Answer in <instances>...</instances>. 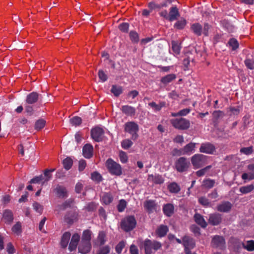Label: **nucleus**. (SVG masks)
<instances>
[{
    "mask_svg": "<svg viewBox=\"0 0 254 254\" xmlns=\"http://www.w3.org/2000/svg\"><path fill=\"white\" fill-rule=\"evenodd\" d=\"M106 166L111 174L116 176L122 174V170L121 165L112 159H108L106 161Z\"/></svg>",
    "mask_w": 254,
    "mask_h": 254,
    "instance_id": "nucleus-1",
    "label": "nucleus"
},
{
    "mask_svg": "<svg viewBox=\"0 0 254 254\" xmlns=\"http://www.w3.org/2000/svg\"><path fill=\"white\" fill-rule=\"evenodd\" d=\"M136 222L134 216H129L125 218L121 222V228L127 232L132 230L136 226Z\"/></svg>",
    "mask_w": 254,
    "mask_h": 254,
    "instance_id": "nucleus-2",
    "label": "nucleus"
},
{
    "mask_svg": "<svg viewBox=\"0 0 254 254\" xmlns=\"http://www.w3.org/2000/svg\"><path fill=\"white\" fill-rule=\"evenodd\" d=\"M145 254H151L153 251H156L161 247L160 243L150 240H146L144 242Z\"/></svg>",
    "mask_w": 254,
    "mask_h": 254,
    "instance_id": "nucleus-3",
    "label": "nucleus"
},
{
    "mask_svg": "<svg viewBox=\"0 0 254 254\" xmlns=\"http://www.w3.org/2000/svg\"><path fill=\"white\" fill-rule=\"evenodd\" d=\"M170 122L175 128L178 129H187L190 126V121L184 118L172 119Z\"/></svg>",
    "mask_w": 254,
    "mask_h": 254,
    "instance_id": "nucleus-4",
    "label": "nucleus"
},
{
    "mask_svg": "<svg viewBox=\"0 0 254 254\" xmlns=\"http://www.w3.org/2000/svg\"><path fill=\"white\" fill-rule=\"evenodd\" d=\"M207 157L200 154H196L192 156L191 163L194 169H198L206 163Z\"/></svg>",
    "mask_w": 254,
    "mask_h": 254,
    "instance_id": "nucleus-5",
    "label": "nucleus"
},
{
    "mask_svg": "<svg viewBox=\"0 0 254 254\" xmlns=\"http://www.w3.org/2000/svg\"><path fill=\"white\" fill-rule=\"evenodd\" d=\"M138 130V125L133 122H127L125 125V131L128 132L132 135V139H136L138 135L137 132Z\"/></svg>",
    "mask_w": 254,
    "mask_h": 254,
    "instance_id": "nucleus-6",
    "label": "nucleus"
},
{
    "mask_svg": "<svg viewBox=\"0 0 254 254\" xmlns=\"http://www.w3.org/2000/svg\"><path fill=\"white\" fill-rule=\"evenodd\" d=\"M190 165V162L185 157H181L176 163V168L178 172H183L186 171Z\"/></svg>",
    "mask_w": 254,
    "mask_h": 254,
    "instance_id": "nucleus-7",
    "label": "nucleus"
},
{
    "mask_svg": "<svg viewBox=\"0 0 254 254\" xmlns=\"http://www.w3.org/2000/svg\"><path fill=\"white\" fill-rule=\"evenodd\" d=\"M104 133V130L100 127H95L91 131V135L95 141H102Z\"/></svg>",
    "mask_w": 254,
    "mask_h": 254,
    "instance_id": "nucleus-8",
    "label": "nucleus"
},
{
    "mask_svg": "<svg viewBox=\"0 0 254 254\" xmlns=\"http://www.w3.org/2000/svg\"><path fill=\"white\" fill-rule=\"evenodd\" d=\"M195 143L190 142L187 144L183 148L177 150V154L179 155H190L194 152Z\"/></svg>",
    "mask_w": 254,
    "mask_h": 254,
    "instance_id": "nucleus-9",
    "label": "nucleus"
},
{
    "mask_svg": "<svg viewBox=\"0 0 254 254\" xmlns=\"http://www.w3.org/2000/svg\"><path fill=\"white\" fill-rule=\"evenodd\" d=\"M225 242L223 237L215 236L212 240V245L213 247L223 249L225 247Z\"/></svg>",
    "mask_w": 254,
    "mask_h": 254,
    "instance_id": "nucleus-10",
    "label": "nucleus"
},
{
    "mask_svg": "<svg viewBox=\"0 0 254 254\" xmlns=\"http://www.w3.org/2000/svg\"><path fill=\"white\" fill-rule=\"evenodd\" d=\"M80 235L77 233L73 235L69 244L68 249L70 251H72L76 249L77 246L80 240Z\"/></svg>",
    "mask_w": 254,
    "mask_h": 254,
    "instance_id": "nucleus-11",
    "label": "nucleus"
},
{
    "mask_svg": "<svg viewBox=\"0 0 254 254\" xmlns=\"http://www.w3.org/2000/svg\"><path fill=\"white\" fill-rule=\"evenodd\" d=\"M183 244L185 249H193L195 247V242L194 240L188 236H186L183 238Z\"/></svg>",
    "mask_w": 254,
    "mask_h": 254,
    "instance_id": "nucleus-12",
    "label": "nucleus"
},
{
    "mask_svg": "<svg viewBox=\"0 0 254 254\" xmlns=\"http://www.w3.org/2000/svg\"><path fill=\"white\" fill-rule=\"evenodd\" d=\"M214 149L215 148L213 145L209 143H206L201 144L199 150L202 153L212 154L214 151Z\"/></svg>",
    "mask_w": 254,
    "mask_h": 254,
    "instance_id": "nucleus-13",
    "label": "nucleus"
},
{
    "mask_svg": "<svg viewBox=\"0 0 254 254\" xmlns=\"http://www.w3.org/2000/svg\"><path fill=\"white\" fill-rule=\"evenodd\" d=\"M93 147L89 144H85L82 149L83 155L86 158H90L93 155Z\"/></svg>",
    "mask_w": 254,
    "mask_h": 254,
    "instance_id": "nucleus-14",
    "label": "nucleus"
},
{
    "mask_svg": "<svg viewBox=\"0 0 254 254\" xmlns=\"http://www.w3.org/2000/svg\"><path fill=\"white\" fill-rule=\"evenodd\" d=\"M13 220V216L11 211L6 209L3 213L2 220L6 223L10 224Z\"/></svg>",
    "mask_w": 254,
    "mask_h": 254,
    "instance_id": "nucleus-15",
    "label": "nucleus"
},
{
    "mask_svg": "<svg viewBox=\"0 0 254 254\" xmlns=\"http://www.w3.org/2000/svg\"><path fill=\"white\" fill-rule=\"evenodd\" d=\"M121 110L123 113L128 116H134L135 114V109L130 106L124 105L121 108Z\"/></svg>",
    "mask_w": 254,
    "mask_h": 254,
    "instance_id": "nucleus-16",
    "label": "nucleus"
},
{
    "mask_svg": "<svg viewBox=\"0 0 254 254\" xmlns=\"http://www.w3.org/2000/svg\"><path fill=\"white\" fill-rule=\"evenodd\" d=\"M180 16L178 9L176 6L171 7L169 14V20L170 21H174Z\"/></svg>",
    "mask_w": 254,
    "mask_h": 254,
    "instance_id": "nucleus-17",
    "label": "nucleus"
},
{
    "mask_svg": "<svg viewBox=\"0 0 254 254\" xmlns=\"http://www.w3.org/2000/svg\"><path fill=\"white\" fill-rule=\"evenodd\" d=\"M91 248V243L80 242L78 247V251L79 253L85 254L90 251Z\"/></svg>",
    "mask_w": 254,
    "mask_h": 254,
    "instance_id": "nucleus-18",
    "label": "nucleus"
},
{
    "mask_svg": "<svg viewBox=\"0 0 254 254\" xmlns=\"http://www.w3.org/2000/svg\"><path fill=\"white\" fill-rule=\"evenodd\" d=\"M221 221V217L219 214H211L209 216V223L213 225H217Z\"/></svg>",
    "mask_w": 254,
    "mask_h": 254,
    "instance_id": "nucleus-19",
    "label": "nucleus"
},
{
    "mask_svg": "<svg viewBox=\"0 0 254 254\" xmlns=\"http://www.w3.org/2000/svg\"><path fill=\"white\" fill-rule=\"evenodd\" d=\"M71 234L68 232H66L63 235L61 241V245L62 248H65L67 246Z\"/></svg>",
    "mask_w": 254,
    "mask_h": 254,
    "instance_id": "nucleus-20",
    "label": "nucleus"
},
{
    "mask_svg": "<svg viewBox=\"0 0 254 254\" xmlns=\"http://www.w3.org/2000/svg\"><path fill=\"white\" fill-rule=\"evenodd\" d=\"M77 218V214L75 211L69 212L64 217L65 221L68 224L72 223Z\"/></svg>",
    "mask_w": 254,
    "mask_h": 254,
    "instance_id": "nucleus-21",
    "label": "nucleus"
},
{
    "mask_svg": "<svg viewBox=\"0 0 254 254\" xmlns=\"http://www.w3.org/2000/svg\"><path fill=\"white\" fill-rule=\"evenodd\" d=\"M148 181L152 182L153 183L157 184H161L164 182L163 178L159 175H149L148 177Z\"/></svg>",
    "mask_w": 254,
    "mask_h": 254,
    "instance_id": "nucleus-22",
    "label": "nucleus"
},
{
    "mask_svg": "<svg viewBox=\"0 0 254 254\" xmlns=\"http://www.w3.org/2000/svg\"><path fill=\"white\" fill-rule=\"evenodd\" d=\"M174 207L171 203H167L163 206V211L167 216H171L174 213Z\"/></svg>",
    "mask_w": 254,
    "mask_h": 254,
    "instance_id": "nucleus-23",
    "label": "nucleus"
},
{
    "mask_svg": "<svg viewBox=\"0 0 254 254\" xmlns=\"http://www.w3.org/2000/svg\"><path fill=\"white\" fill-rule=\"evenodd\" d=\"M231 207V203L229 202L226 201L218 205L217 209L219 211L226 212L229 211Z\"/></svg>",
    "mask_w": 254,
    "mask_h": 254,
    "instance_id": "nucleus-24",
    "label": "nucleus"
},
{
    "mask_svg": "<svg viewBox=\"0 0 254 254\" xmlns=\"http://www.w3.org/2000/svg\"><path fill=\"white\" fill-rule=\"evenodd\" d=\"M38 99V94L36 92H32L27 95L26 101L28 104H32L36 103Z\"/></svg>",
    "mask_w": 254,
    "mask_h": 254,
    "instance_id": "nucleus-25",
    "label": "nucleus"
},
{
    "mask_svg": "<svg viewBox=\"0 0 254 254\" xmlns=\"http://www.w3.org/2000/svg\"><path fill=\"white\" fill-rule=\"evenodd\" d=\"M72 203V201L71 200H68L65 201L62 204L57 206L56 209H55V211H57L59 213L60 211L64 210L68 207H70Z\"/></svg>",
    "mask_w": 254,
    "mask_h": 254,
    "instance_id": "nucleus-26",
    "label": "nucleus"
},
{
    "mask_svg": "<svg viewBox=\"0 0 254 254\" xmlns=\"http://www.w3.org/2000/svg\"><path fill=\"white\" fill-rule=\"evenodd\" d=\"M195 222L199 225L202 228H205L207 226V223L203 217L199 214H195L194 216Z\"/></svg>",
    "mask_w": 254,
    "mask_h": 254,
    "instance_id": "nucleus-27",
    "label": "nucleus"
},
{
    "mask_svg": "<svg viewBox=\"0 0 254 254\" xmlns=\"http://www.w3.org/2000/svg\"><path fill=\"white\" fill-rule=\"evenodd\" d=\"M176 78V75L172 73L168 74L161 79V82L163 84H168Z\"/></svg>",
    "mask_w": 254,
    "mask_h": 254,
    "instance_id": "nucleus-28",
    "label": "nucleus"
},
{
    "mask_svg": "<svg viewBox=\"0 0 254 254\" xmlns=\"http://www.w3.org/2000/svg\"><path fill=\"white\" fill-rule=\"evenodd\" d=\"M168 231V227L166 226L162 225L158 227L156 231V233L159 237H163L166 235Z\"/></svg>",
    "mask_w": 254,
    "mask_h": 254,
    "instance_id": "nucleus-29",
    "label": "nucleus"
},
{
    "mask_svg": "<svg viewBox=\"0 0 254 254\" xmlns=\"http://www.w3.org/2000/svg\"><path fill=\"white\" fill-rule=\"evenodd\" d=\"M113 196L111 193H104L102 196V202L105 204H109L112 202Z\"/></svg>",
    "mask_w": 254,
    "mask_h": 254,
    "instance_id": "nucleus-30",
    "label": "nucleus"
},
{
    "mask_svg": "<svg viewBox=\"0 0 254 254\" xmlns=\"http://www.w3.org/2000/svg\"><path fill=\"white\" fill-rule=\"evenodd\" d=\"M91 233H92L90 230H87L84 231L83 232L81 242L90 243Z\"/></svg>",
    "mask_w": 254,
    "mask_h": 254,
    "instance_id": "nucleus-31",
    "label": "nucleus"
},
{
    "mask_svg": "<svg viewBox=\"0 0 254 254\" xmlns=\"http://www.w3.org/2000/svg\"><path fill=\"white\" fill-rule=\"evenodd\" d=\"M191 29L193 32L197 36H200L202 34V26L198 23L192 24Z\"/></svg>",
    "mask_w": 254,
    "mask_h": 254,
    "instance_id": "nucleus-32",
    "label": "nucleus"
},
{
    "mask_svg": "<svg viewBox=\"0 0 254 254\" xmlns=\"http://www.w3.org/2000/svg\"><path fill=\"white\" fill-rule=\"evenodd\" d=\"M145 208L149 212H152L155 207V201L152 200H146L144 204Z\"/></svg>",
    "mask_w": 254,
    "mask_h": 254,
    "instance_id": "nucleus-33",
    "label": "nucleus"
},
{
    "mask_svg": "<svg viewBox=\"0 0 254 254\" xmlns=\"http://www.w3.org/2000/svg\"><path fill=\"white\" fill-rule=\"evenodd\" d=\"M166 103L164 102H160L158 104H157L154 102H152L148 104V105L150 106L155 111H160L162 107H164Z\"/></svg>",
    "mask_w": 254,
    "mask_h": 254,
    "instance_id": "nucleus-34",
    "label": "nucleus"
},
{
    "mask_svg": "<svg viewBox=\"0 0 254 254\" xmlns=\"http://www.w3.org/2000/svg\"><path fill=\"white\" fill-rule=\"evenodd\" d=\"M12 233L15 235L19 236L21 234L22 230H21V225L20 222H17L12 228L11 229Z\"/></svg>",
    "mask_w": 254,
    "mask_h": 254,
    "instance_id": "nucleus-35",
    "label": "nucleus"
},
{
    "mask_svg": "<svg viewBox=\"0 0 254 254\" xmlns=\"http://www.w3.org/2000/svg\"><path fill=\"white\" fill-rule=\"evenodd\" d=\"M254 190L253 185H249L246 186L241 187L240 188V191L242 193H248Z\"/></svg>",
    "mask_w": 254,
    "mask_h": 254,
    "instance_id": "nucleus-36",
    "label": "nucleus"
},
{
    "mask_svg": "<svg viewBox=\"0 0 254 254\" xmlns=\"http://www.w3.org/2000/svg\"><path fill=\"white\" fill-rule=\"evenodd\" d=\"M106 241V238L105 233L103 231L100 232L97 237V243L100 245H102L104 244Z\"/></svg>",
    "mask_w": 254,
    "mask_h": 254,
    "instance_id": "nucleus-37",
    "label": "nucleus"
},
{
    "mask_svg": "<svg viewBox=\"0 0 254 254\" xmlns=\"http://www.w3.org/2000/svg\"><path fill=\"white\" fill-rule=\"evenodd\" d=\"M172 50L174 55H178L180 54L181 50L180 45L175 41H173L172 42Z\"/></svg>",
    "mask_w": 254,
    "mask_h": 254,
    "instance_id": "nucleus-38",
    "label": "nucleus"
},
{
    "mask_svg": "<svg viewBox=\"0 0 254 254\" xmlns=\"http://www.w3.org/2000/svg\"><path fill=\"white\" fill-rule=\"evenodd\" d=\"M63 164L64 168L66 170H68L71 167L73 164V161L71 158L67 157L63 160Z\"/></svg>",
    "mask_w": 254,
    "mask_h": 254,
    "instance_id": "nucleus-39",
    "label": "nucleus"
},
{
    "mask_svg": "<svg viewBox=\"0 0 254 254\" xmlns=\"http://www.w3.org/2000/svg\"><path fill=\"white\" fill-rule=\"evenodd\" d=\"M168 189L171 192L177 193L180 191V188L176 183H172L168 186Z\"/></svg>",
    "mask_w": 254,
    "mask_h": 254,
    "instance_id": "nucleus-40",
    "label": "nucleus"
},
{
    "mask_svg": "<svg viewBox=\"0 0 254 254\" xmlns=\"http://www.w3.org/2000/svg\"><path fill=\"white\" fill-rule=\"evenodd\" d=\"M215 182V181L211 179H206L203 182V186L205 188L210 189L213 187Z\"/></svg>",
    "mask_w": 254,
    "mask_h": 254,
    "instance_id": "nucleus-41",
    "label": "nucleus"
},
{
    "mask_svg": "<svg viewBox=\"0 0 254 254\" xmlns=\"http://www.w3.org/2000/svg\"><path fill=\"white\" fill-rule=\"evenodd\" d=\"M186 25V20L184 18H181L174 24V27L178 29H183Z\"/></svg>",
    "mask_w": 254,
    "mask_h": 254,
    "instance_id": "nucleus-42",
    "label": "nucleus"
},
{
    "mask_svg": "<svg viewBox=\"0 0 254 254\" xmlns=\"http://www.w3.org/2000/svg\"><path fill=\"white\" fill-rule=\"evenodd\" d=\"M54 171H55V169L45 170V171L44 172V175L43 176V177H44L43 181H44L43 182V184H44L45 182H48V181H49L51 179V178L52 177V175L51 173Z\"/></svg>",
    "mask_w": 254,
    "mask_h": 254,
    "instance_id": "nucleus-43",
    "label": "nucleus"
},
{
    "mask_svg": "<svg viewBox=\"0 0 254 254\" xmlns=\"http://www.w3.org/2000/svg\"><path fill=\"white\" fill-rule=\"evenodd\" d=\"M57 192L59 197H64L66 196V191L65 188L62 186H58L56 188Z\"/></svg>",
    "mask_w": 254,
    "mask_h": 254,
    "instance_id": "nucleus-44",
    "label": "nucleus"
},
{
    "mask_svg": "<svg viewBox=\"0 0 254 254\" xmlns=\"http://www.w3.org/2000/svg\"><path fill=\"white\" fill-rule=\"evenodd\" d=\"M33 207L34 210L41 214L43 211V206L37 202H35L33 203Z\"/></svg>",
    "mask_w": 254,
    "mask_h": 254,
    "instance_id": "nucleus-45",
    "label": "nucleus"
},
{
    "mask_svg": "<svg viewBox=\"0 0 254 254\" xmlns=\"http://www.w3.org/2000/svg\"><path fill=\"white\" fill-rule=\"evenodd\" d=\"M46 124V121L43 119L38 120L35 125V128L37 130H40L43 128Z\"/></svg>",
    "mask_w": 254,
    "mask_h": 254,
    "instance_id": "nucleus-46",
    "label": "nucleus"
},
{
    "mask_svg": "<svg viewBox=\"0 0 254 254\" xmlns=\"http://www.w3.org/2000/svg\"><path fill=\"white\" fill-rule=\"evenodd\" d=\"M111 92L116 96H119L122 92L121 87L113 85L111 89Z\"/></svg>",
    "mask_w": 254,
    "mask_h": 254,
    "instance_id": "nucleus-47",
    "label": "nucleus"
},
{
    "mask_svg": "<svg viewBox=\"0 0 254 254\" xmlns=\"http://www.w3.org/2000/svg\"><path fill=\"white\" fill-rule=\"evenodd\" d=\"M244 248L249 251H254V241H248L244 245Z\"/></svg>",
    "mask_w": 254,
    "mask_h": 254,
    "instance_id": "nucleus-48",
    "label": "nucleus"
},
{
    "mask_svg": "<svg viewBox=\"0 0 254 254\" xmlns=\"http://www.w3.org/2000/svg\"><path fill=\"white\" fill-rule=\"evenodd\" d=\"M242 178L244 180H252L254 179V172H250L242 174Z\"/></svg>",
    "mask_w": 254,
    "mask_h": 254,
    "instance_id": "nucleus-49",
    "label": "nucleus"
},
{
    "mask_svg": "<svg viewBox=\"0 0 254 254\" xmlns=\"http://www.w3.org/2000/svg\"><path fill=\"white\" fill-rule=\"evenodd\" d=\"M228 45L233 50H236L239 47V44L237 40L234 38L230 39L228 42Z\"/></svg>",
    "mask_w": 254,
    "mask_h": 254,
    "instance_id": "nucleus-50",
    "label": "nucleus"
},
{
    "mask_svg": "<svg viewBox=\"0 0 254 254\" xmlns=\"http://www.w3.org/2000/svg\"><path fill=\"white\" fill-rule=\"evenodd\" d=\"M122 147L125 149H127L133 144V142L129 139H125L122 142Z\"/></svg>",
    "mask_w": 254,
    "mask_h": 254,
    "instance_id": "nucleus-51",
    "label": "nucleus"
},
{
    "mask_svg": "<svg viewBox=\"0 0 254 254\" xmlns=\"http://www.w3.org/2000/svg\"><path fill=\"white\" fill-rule=\"evenodd\" d=\"M44 180V177L43 175H40L39 176H37L33 178L31 180L30 183H41L42 185L44 184H43Z\"/></svg>",
    "mask_w": 254,
    "mask_h": 254,
    "instance_id": "nucleus-52",
    "label": "nucleus"
},
{
    "mask_svg": "<svg viewBox=\"0 0 254 254\" xmlns=\"http://www.w3.org/2000/svg\"><path fill=\"white\" fill-rule=\"evenodd\" d=\"M127 206V202L125 200L121 199L118 205V210L119 212H123Z\"/></svg>",
    "mask_w": 254,
    "mask_h": 254,
    "instance_id": "nucleus-53",
    "label": "nucleus"
},
{
    "mask_svg": "<svg viewBox=\"0 0 254 254\" xmlns=\"http://www.w3.org/2000/svg\"><path fill=\"white\" fill-rule=\"evenodd\" d=\"M119 157L120 161L123 163H126L127 162V156L125 152L121 151L119 152Z\"/></svg>",
    "mask_w": 254,
    "mask_h": 254,
    "instance_id": "nucleus-54",
    "label": "nucleus"
},
{
    "mask_svg": "<svg viewBox=\"0 0 254 254\" xmlns=\"http://www.w3.org/2000/svg\"><path fill=\"white\" fill-rule=\"evenodd\" d=\"M130 40L133 42H137L139 40V36L138 34L135 31H130L129 33Z\"/></svg>",
    "mask_w": 254,
    "mask_h": 254,
    "instance_id": "nucleus-55",
    "label": "nucleus"
},
{
    "mask_svg": "<svg viewBox=\"0 0 254 254\" xmlns=\"http://www.w3.org/2000/svg\"><path fill=\"white\" fill-rule=\"evenodd\" d=\"M253 151V146L248 147H243L240 149V152L246 155H249Z\"/></svg>",
    "mask_w": 254,
    "mask_h": 254,
    "instance_id": "nucleus-56",
    "label": "nucleus"
},
{
    "mask_svg": "<svg viewBox=\"0 0 254 254\" xmlns=\"http://www.w3.org/2000/svg\"><path fill=\"white\" fill-rule=\"evenodd\" d=\"M81 121V119L78 117H74L70 120V123L75 126L79 125Z\"/></svg>",
    "mask_w": 254,
    "mask_h": 254,
    "instance_id": "nucleus-57",
    "label": "nucleus"
},
{
    "mask_svg": "<svg viewBox=\"0 0 254 254\" xmlns=\"http://www.w3.org/2000/svg\"><path fill=\"white\" fill-rule=\"evenodd\" d=\"M198 202L200 204L204 206H208L210 203L209 200L205 197L203 196L199 198Z\"/></svg>",
    "mask_w": 254,
    "mask_h": 254,
    "instance_id": "nucleus-58",
    "label": "nucleus"
},
{
    "mask_svg": "<svg viewBox=\"0 0 254 254\" xmlns=\"http://www.w3.org/2000/svg\"><path fill=\"white\" fill-rule=\"evenodd\" d=\"M91 179L94 181L99 182L102 180V176L99 173L95 172L92 173Z\"/></svg>",
    "mask_w": 254,
    "mask_h": 254,
    "instance_id": "nucleus-59",
    "label": "nucleus"
},
{
    "mask_svg": "<svg viewBox=\"0 0 254 254\" xmlns=\"http://www.w3.org/2000/svg\"><path fill=\"white\" fill-rule=\"evenodd\" d=\"M211 167V166H208L202 169H200L198 171H197L196 172V175L198 176V177H201V176H203L206 172L209 169H210Z\"/></svg>",
    "mask_w": 254,
    "mask_h": 254,
    "instance_id": "nucleus-60",
    "label": "nucleus"
},
{
    "mask_svg": "<svg viewBox=\"0 0 254 254\" xmlns=\"http://www.w3.org/2000/svg\"><path fill=\"white\" fill-rule=\"evenodd\" d=\"M125 246V244L124 242L122 241L120 242L116 247V252L119 254H121Z\"/></svg>",
    "mask_w": 254,
    "mask_h": 254,
    "instance_id": "nucleus-61",
    "label": "nucleus"
},
{
    "mask_svg": "<svg viewBox=\"0 0 254 254\" xmlns=\"http://www.w3.org/2000/svg\"><path fill=\"white\" fill-rule=\"evenodd\" d=\"M245 64L246 66L251 69L254 68V61L250 59H246L245 61Z\"/></svg>",
    "mask_w": 254,
    "mask_h": 254,
    "instance_id": "nucleus-62",
    "label": "nucleus"
},
{
    "mask_svg": "<svg viewBox=\"0 0 254 254\" xmlns=\"http://www.w3.org/2000/svg\"><path fill=\"white\" fill-rule=\"evenodd\" d=\"M110 252V248L108 246H106L101 248L96 254H108Z\"/></svg>",
    "mask_w": 254,
    "mask_h": 254,
    "instance_id": "nucleus-63",
    "label": "nucleus"
},
{
    "mask_svg": "<svg viewBox=\"0 0 254 254\" xmlns=\"http://www.w3.org/2000/svg\"><path fill=\"white\" fill-rule=\"evenodd\" d=\"M129 25L127 23H123L119 25V29L124 32H127L128 30Z\"/></svg>",
    "mask_w": 254,
    "mask_h": 254,
    "instance_id": "nucleus-64",
    "label": "nucleus"
}]
</instances>
